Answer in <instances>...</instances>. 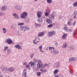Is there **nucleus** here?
<instances>
[{"mask_svg": "<svg viewBox=\"0 0 77 77\" xmlns=\"http://www.w3.org/2000/svg\"><path fill=\"white\" fill-rule=\"evenodd\" d=\"M35 2H37L38 0H34Z\"/></svg>", "mask_w": 77, "mask_h": 77, "instance_id": "e2e57ef3", "label": "nucleus"}, {"mask_svg": "<svg viewBox=\"0 0 77 77\" xmlns=\"http://www.w3.org/2000/svg\"><path fill=\"white\" fill-rule=\"evenodd\" d=\"M55 45L56 46H57L58 45V43H57V42L55 43Z\"/></svg>", "mask_w": 77, "mask_h": 77, "instance_id": "864d4df0", "label": "nucleus"}, {"mask_svg": "<svg viewBox=\"0 0 77 77\" xmlns=\"http://www.w3.org/2000/svg\"><path fill=\"white\" fill-rule=\"evenodd\" d=\"M40 71H41L42 72H44V70L42 69H40Z\"/></svg>", "mask_w": 77, "mask_h": 77, "instance_id": "a18cd8bd", "label": "nucleus"}, {"mask_svg": "<svg viewBox=\"0 0 77 77\" xmlns=\"http://www.w3.org/2000/svg\"><path fill=\"white\" fill-rule=\"evenodd\" d=\"M37 14L38 18L41 17V16H42V12L41 11L38 12L37 13Z\"/></svg>", "mask_w": 77, "mask_h": 77, "instance_id": "f3484780", "label": "nucleus"}, {"mask_svg": "<svg viewBox=\"0 0 77 77\" xmlns=\"http://www.w3.org/2000/svg\"><path fill=\"white\" fill-rule=\"evenodd\" d=\"M26 64H27V63H25L24 64H23V65H26Z\"/></svg>", "mask_w": 77, "mask_h": 77, "instance_id": "bf43d9fd", "label": "nucleus"}, {"mask_svg": "<svg viewBox=\"0 0 77 77\" xmlns=\"http://www.w3.org/2000/svg\"><path fill=\"white\" fill-rule=\"evenodd\" d=\"M14 8L15 9L20 11L22 10V9H23V7L22 6H21V5H17L15 6Z\"/></svg>", "mask_w": 77, "mask_h": 77, "instance_id": "39448f33", "label": "nucleus"}, {"mask_svg": "<svg viewBox=\"0 0 77 77\" xmlns=\"http://www.w3.org/2000/svg\"><path fill=\"white\" fill-rule=\"evenodd\" d=\"M39 49H42V46L41 45L39 46Z\"/></svg>", "mask_w": 77, "mask_h": 77, "instance_id": "49530a36", "label": "nucleus"}, {"mask_svg": "<svg viewBox=\"0 0 77 77\" xmlns=\"http://www.w3.org/2000/svg\"><path fill=\"white\" fill-rule=\"evenodd\" d=\"M69 72L70 73H71V74H72V72L71 71V70H70V71H69Z\"/></svg>", "mask_w": 77, "mask_h": 77, "instance_id": "052dcab7", "label": "nucleus"}, {"mask_svg": "<svg viewBox=\"0 0 77 77\" xmlns=\"http://www.w3.org/2000/svg\"><path fill=\"white\" fill-rule=\"evenodd\" d=\"M47 2L48 3L50 4L53 2V1L52 0H47Z\"/></svg>", "mask_w": 77, "mask_h": 77, "instance_id": "c756f323", "label": "nucleus"}, {"mask_svg": "<svg viewBox=\"0 0 77 77\" xmlns=\"http://www.w3.org/2000/svg\"><path fill=\"white\" fill-rule=\"evenodd\" d=\"M73 6H77V2H75L73 4Z\"/></svg>", "mask_w": 77, "mask_h": 77, "instance_id": "ea45409f", "label": "nucleus"}, {"mask_svg": "<svg viewBox=\"0 0 77 77\" xmlns=\"http://www.w3.org/2000/svg\"><path fill=\"white\" fill-rule=\"evenodd\" d=\"M2 29L3 30V33H6V32H7V30L5 28H2Z\"/></svg>", "mask_w": 77, "mask_h": 77, "instance_id": "7c9ffc66", "label": "nucleus"}, {"mask_svg": "<svg viewBox=\"0 0 77 77\" xmlns=\"http://www.w3.org/2000/svg\"><path fill=\"white\" fill-rule=\"evenodd\" d=\"M39 51L42 53H44V51H42V49H39Z\"/></svg>", "mask_w": 77, "mask_h": 77, "instance_id": "09e8293b", "label": "nucleus"}, {"mask_svg": "<svg viewBox=\"0 0 77 77\" xmlns=\"http://www.w3.org/2000/svg\"><path fill=\"white\" fill-rule=\"evenodd\" d=\"M49 50L51 51V54H58V53H59V51H56L55 50H54V48L53 47H49Z\"/></svg>", "mask_w": 77, "mask_h": 77, "instance_id": "f257e3e1", "label": "nucleus"}, {"mask_svg": "<svg viewBox=\"0 0 77 77\" xmlns=\"http://www.w3.org/2000/svg\"><path fill=\"white\" fill-rule=\"evenodd\" d=\"M66 47H67V44H66V43H64L63 45L62 48H66Z\"/></svg>", "mask_w": 77, "mask_h": 77, "instance_id": "a878e982", "label": "nucleus"}, {"mask_svg": "<svg viewBox=\"0 0 77 77\" xmlns=\"http://www.w3.org/2000/svg\"><path fill=\"white\" fill-rule=\"evenodd\" d=\"M46 21L48 23V24H51L52 23V21L49 19H47Z\"/></svg>", "mask_w": 77, "mask_h": 77, "instance_id": "393cba45", "label": "nucleus"}, {"mask_svg": "<svg viewBox=\"0 0 77 77\" xmlns=\"http://www.w3.org/2000/svg\"><path fill=\"white\" fill-rule=\"evenodd\" d=\"M20 32V31L19 30L17 31V33H19Z\"/></svg>", "mask_w": 77, "mask_h": 77, "instance_id": "13d9d810", "label": "nucleus"}, {"mask_svg": "<svg viewBox=\"0 0 77 77\" xmlns=\"http://www.w3.org/2000/svg\"><path fill=\"white\" fill-rule=\"evenodd\" d=\"M11 28L13 29H16L17 28V25L15 24H13L11 26Z\"/></svg>", "mask_w": 77, "mask_h": 77, "instance_id": "b1692460", "label": "nucleus"}, {"mask_svg": "<svg viewBox=\"0 0 77 77\" xmlns=\"http://www.w3.org/2000/svg\"><path fill=\"white\" fill-rule=\"evenodd\" d=\"M27 71L26 69H24V70L23 71V72L22 77H27Z\"/></svg>", "mask_w": 77, "mask_h": 77, "instance_id": "0eeeda50", "label": "nucleus"}, {"mask_svg": "<svg viewBox=\"0 0 77 77\" xmlns=\"http://www.w3.org/2000/svg\"><path fill=\"white\" fill-rule=\"evenodd\" d=\"M67 24H68L69 26H71L72 25V23L70 21H69L67 22Z\"/></svg>", "mask_w": 77, "mask_h": 77, "instance_id": "2f4dec72", "label": "nucleus"}, {"mask_svg": "<svg viewBox=\"0 0 77 77\" xmlns=\"http://www.w3.org/2000/svg\"><path fill=\"white\" fill-rule=\"evenodd\" d=\"M60 75L61 77H63V75H62V74H60Z\"/></svg>", "mask_w": 77, "mask_h": 77, "instance_id": "4d7b16f0", "label": "nucleus"}, {"mask_svg": "<svg viewBox=\"0 0 77 77\" xmlns=\"http://www.w3.org/2000/svg\"><path fill=\"white\" fill-rule=\"evenodd\" d=\"M34 25L35 27H41V24H38L36 23H35L34 24Z\"/></svg>", "mask_w": 77, "mask_h": 77, "instance_id": "cd10ccee", "label": "nucleus"}, {"mask_svg": "<svg viewBox=\"0 0 77 77\" xmlns=\"http://www.w3.org/2000/svg\"><path fill=\"white\" fill-rule=\"evenodd\" d=\"M40 39L38 38H35V39L33 41V42L35 45L38 43L39 42Z\"/></svg>", "mask_w": 77, "mask_h": 77, "instance_id": "1a4fd4ad", "label": "nucleus"}, {"mask_svg": "<svg viewBox=\"0 0 77 77\" xmlns=\"http://www.w3.org/2000/svg\"><path fill=\"white\" fill-rule=\"evenodd\" d=\"M56 34V32L54 31L52 32H48V36H52Z\"/></svg>", "mask_w": 77, "mask_h": 77, "instance_id": "6e6552de", "label": "nucleus"}, {"mask_svg": "<svg viewBox=\"0 0 77 77\" xmlns=\"http://www.w3.org/2000/svg\"><path fill=\"white\" fill-rule=\"evenodd\" d=\"M59 71V70L58 69H56L53 72L54 74V76L55 77H59V75H57V72Z\"/></svg>", "mask_w": 77, "mask_h": 77, "instance_id": "423d86ee", "label": "nucleus"}, {"mask_svg": "<svg viewBox=\"0 0 77 77\" xmlns=\"http://www.w3.org/2000/svg\"><path fill=\"white\" fill-rule=\"evenodd\" d=\"M45 16L47 17V16H48V15H49V14L48 13H46L45 14Z\"/></svg>", "mask_w": 77, "mask_h": 77, "instance_id": "79ce46f5", "label": "nucleus"}, {"mask_svg": "<svg viewBox=\"0 0 77 77\" xmlns=\"http://www.w3.org/2000/svg\"><path fill=\"white\" fill-rule=\"evenodd\" d=\"M44 35V32H39L38 35V36H42Z\"/></svg>", "mask_w": 77, "mask_h": 77, "instance_id": "5701e85b", "label": "nucleus"}, {"mask_svg": "<svg viewBox=\"0 0 77 77\" xmlns=\"http://www.w3.org/2000/svg\"><path fill=\"white\" fill-rule=\"evenodd\" d=\"M2 70L4 72H8V70H7V68H3Z\"/></svg>", "mask_w": 77, "mask_h": 77, "instance_id": "412c9836", "label": "nucleus"}, {"mask_svg": "<svg viewBox=\"0 0 77 77\" xmlns=\"http://www.w3.org/2000/svg\"><path fill=\"white\" fill-rule=\"evenodd\" d=\"M42 61L40 60H38V63L37 64V68L36 69L38 70V69H40L42 66Z\"/></svg>", "mask_w": 77, "mask_h": 77, "instance_id": "20e7f679", "label": "nucleus"}, {"mask_svg": "<svg viewBox=\"0 0 77 77\" xmlns=\"http://www.w3.org/2000/svg\"><path fill=\"white\" fill-rule=\"evenodd\" d=\"M47 70L46 69L44 70V72H47Z\"/></svg>", "mask_w": 77, "mask_h": 77, "instance_id": "5fc2aeb1", "label": "nucleus"}, {"mask_svg": "<svg viewBox=\"0 0 77 77\" xmlns=\"http://www.w3.org/2000/svg\"><path fill=\"white\" fill-rule=\"evenodd\" d=\"M6 54L7 55H9L11 53V49H7L6 51Z\"/></svg>", "mask_w": 77, "mask_h": 77, "instance_id": "4be33fe9", "label": "nucleus"}, {"mask_svg": "<svg viewBox=\"0 0 77 77\" xmlns=\"http://www.w3.org/2000/svg\"><path fill=\"white\" fill-rule=\"evenodd\" d=\"M38 22H42L41 24H42V19H38Z\"/></svg>", "mask_w": 77, "mask_h": 77, "instance_id": "e433bc0d", "label": "nucleus"}, {"mask_svg": "<svg viewBox=\"0 0 77 77\" xmlns=\"http://www.w3.org/2000/svg\"><path fill=\"white\" fill-rule=\"evenodd\" d=\"M53 27V25L52 24H51L48 26V27Z\"/></svg>", "mask_w": 77, "mask_h": 77, "instance_id": "a19ab883", "label": "nucleus"}, {"mask_svg": "<svg viewBox=\"0 0 77 77\" xmlns=\"http://www.w3.org/2000/svg\"><path fill=\"white\" fill-rule=\"evenodd\" d=\"M63 29L65 31H66V32H68V28H67V26H66V25H65Z\"/></svg>", "mask_w": 77, "mask_h": 77, "instance_id": "bb28decb", "label": "nucleus"}, {"mask_svg": "<svg viewBox=\"0 0 77 77\" xmlns=\"http://www.w3.org/2000/svg\"><path fill=\"white\" fill-rule=\"evenodd\" d=\"M20 29L21 30H22L23 32H26L29 29V27L27 26H20Z\"/></svg>", "mask_w": 77, "mask_h": 77, "instance_id": "f03ea898", "label": "nucleus"}, {"mask_svg": "<svg viewBox=\"0 0 77 77\" xmlns=\"http://www.w3.org/2000/svg\"><path fill=\"white\" fill-rule=\"evenodd\" d=\"M49 17L50 20H54L55 16L53 14H51L49 15Z\"/></svg>", "mask_w": 77, "mask_h": 77, "instance_id": "dca6fc26", "label": "nucleus"}, {"mask_svg": "<svg viewBox=\"0 0 77 77\" xmlns=\"http://www.w3.org/2000/svg\"><path fill=\"white\" fill-rule=\"evenodd\" d=\"M29 66H31V67H34V66L36 65V64L34 62H30L29 63Z\"/></svg>", "mask_w": 77, "mask_h": 77, "instance_id": "ddd939ff", "label": "nucleus"}, {"mask_svg": "<svg viewBox=\"0 0 77 77\" xmlns=\"http://www.w3.org/2000/svg\"><path fill=\"white\" fill-rule=\"evenodd\" d=\"M29 69V70H30V69Z\"/></svg>", "mask_w": 77, "mask_h": 77, "instance_id": "338daca9", "label": "nucleus"}, {"mask_svg": "<svg viewBox=\"0 0 77 77\" xmlns=\"http://www.w3.org/2000/svg\"><path fill=\"white\" fill-rule=\"evenodd\" d=\"M49 64H50V63H49Z\"/></svg>", "mask_w": 77, "mask_h": 77, "instance_id": "774afa93", "label": "nucleus"}, {"mask_svg": "<svg viewBox=\"0 0 77 77\" xmlns=\"http://www.w3.org/2000/svg\"><path fill=\"white\" fill-rule=\"evenodd\" d=\"M45 65H43V64H42V66L41 67V68H45Z\"/></svg>", "mask_w": 77, "mask_h": 77, "instance_id": "c03bdc74", "label": "nucleus"}, {"mask_svg": "<svg viewBox=\"0 0 77 77\" xmlns=\"http://www.w3.org/2000/svg\"><path fill=\"white\" fill-rule=\"evenodd\" d=\"M45 66H49V65H48V64H45Z\"/></svg>", "mask_w": 77, "mask_h": 77, "instance_id": "603ef678", "label": "nucleus"}, {"mask_svg": "<svg viewBox=\"0 0 77 77\" xmlns=\"http://www.w3.org/2000/svg\"><path fill=\"white\" fill-rule=\"evenodd\" d=\"M48 47H47V49H46V50H48Z\"/></svg>", "mask_w": 77, "mask_h": 77, "instance_id": "680f3d73", "label": "nucleus"}, {"mask_svg": "<svg viewBox=\"0 0 77 77\" xmlns=\"http://www.w3.org/2000/svg\"><path fill=\"white\" fill-rule=\"evenodd\" d=\"M28 15V14H27V13L26 12H24L21 14L20 17L21 18H23V19H26L27 18Z\"/></svg>", "mask_w": 77, "mask_h": 77, "instance_id": "7ed1b4c3", "label": "nucleus"}, {"mask_svg": "<svg viewBox=\"0 0 77 77\" xmlns=\"http://www.w3.org/2000/svg\"><path fill=\"white\" fill-rule=\"evenodd\" d=\"M77 11H74L73 14L72 15V17L73 18H77Z\"/></svg>", "mask_w": 77, "mask_h": 77, "instance_id": "4468645a", "label": "nucleus"}, {"mask_svg": "<svg viewBox=\"0 0 77 77\" xmlns=\"http://www.w3.org/2000/svg\"><path fill=\"white\" fill-rule=\"evenodd\" d=\"M29 66H29V65H26V68H29Z\"/></svg>", "mask_w": 77, "mask_h": 77, "instance_id": "8fccbe9b", "label": "nucleus"}, {"mask_svg": "<svg viewBox=\"0 0 77 77\" xmlns=\"http://www.w3.org/2000/svg\"><path fill=\"white\" fill-rule=\"evenodd\" d=\"M36 74L37 75H38V77H39L41 75V72H37L36 73Z\"/></svg>", "mask_w": 77, "mask_h": 77, "instance_id": "473e14b6", "label": "nucleus"}, {"mask_svg": "<svg viewBox=\"0 0 77 77\" xmlns=\"http://www.w3.org/2000/svg\"><path fill=\"white\" fill-rule=\"evenodd\" d=\"M13 16H14L15 18H17V19L19 18V16L18 15H17L16 13H14L13 14Z\"/></svg>", "mask_w": 77, "mask_h": 77, "instance_id": "aec40b11", "label": "nucleus"}, {"mask_svg": "<svg viewBox=\"0 0 77 77\" xmlns=\"http://www.w3.org/2000/svg\"><path fill=\"white\" fill-rule=\"evenodd\" d=\"M75 24H76V21H74V22H73V26H75Z\"/></svg>", "mask_w": 77, "mask_h": 77, "instance_id": "de8ad7c7", "label": "nucleus"}, {"mask_svg": "<svg viewBox=\"0 0 77 77\" xmlns=\"http://www.w3.org/2000/svg\"><path fill=\"white\" fill-rule=\"evenodd\" d=\"M76 32V30H75V31H74V33H73V35L74 36L75 34V32Z\"/></svg>", "mask_w": 77, "mask_h": 77, "instance_id": "3c124183", "label": "nucleus"}, {"mask_svg": "<svg viewBox=\"0 0 77 77\" xmlns=\"http://www.w3.org/2000/svg\"><path fill=\"white\" fill-rule=\"evenodd\" d=\"M59 63L57 62L54 64V67L56 68H57L59 67Z\"/></svg>", "mask_w": 77, "mask_h": 77, "instance_id": "9b49d317", "label": "nucleus"}, {"mask_svg": "<svg viewBox=\"0 0 77 77\" xmlns=\"http://www.w3.org/2000/svg\"><path fill=\"white\" fill-rule=\"evenodd\" d=\"M50 12H51L50 11H49L48 12V13H50Z\"/></svg>", "mask_w": 77, "mask_h": 77, "instance_id": "69168bd1", "label": "nucleus"}, {"mask_svg": "<svg viewBox=\"0 0 77 77\" xmlns=\"http://www.w3.org/2000/svg\"><path fill=\"white\" fill-rule=\"evenodd\" d=\"M15 48H18V49H21V46H20V45H17L15 46Z\"/></svg>", "mask_w": 77, "mask_h": 77, "instance_id": "c85d7f7f", "label": "nucleus"}, {"mask_svg": "<svg viewBox=\"0 0 77 77\" xmlns=\"http://www.w3.org/2000/svg\"><path fill=\"white\" fill-rule=\"evenodd\" d=\"M67 37V34L66 33H64L63 35L62 36V39H65Z\"/></svg>", "mask_w": 77, "mask_h": 77, "instance_id": "6ab92c4d", "label": "nucleus"}, {"mask_svg": "<svg viewBox=\"0 0 77 77\" xmlns=\"http://www.w3.org/2000/svg\"><path fill=\"white\" fill-rule=\"evenodd\" d=\"M0 77H3V75H1L0 76Z\"/></svg>", "mask_w": 77, "mask_h": 77, "instance_id": "0e129e2a", "label": "nucleus"}, {"mask_svg": "<svg viewBox=\"0 0 77 77\" xmlns=\"http://www.w3.org/2000/svg\"><path fill=\"white\" fill-rule=\"evenodd\" d=\"M8 48V46H6L5 47V48H4V51H5L6 50H7Z\"/></svg>", "mask_w": 77, "mask_h": 77, "instance_id": "58836bf2", "label": "nucleus"}, {"mask_svg": "<svg viewBox=\"0 0 77 77\" xmlns=\"http://www.w3.org/2000/svg\"><path fill=\"white\" fill-rule=\"evenodd\" d=\"M8 44H11L12 43V41L11 39L8 38L5 41Z\"/></svg>", "mask_w": 77, "mask_h": 77, "instance_id": "9d476101", "label": "nucleus"}, {"mask_svg": "<svg viewBox=\"0 0 77 77\" xmlns=\"http://www.w3.org/2000/svg\"><path fill=\"white\" fill-rule=\"evenodd\" d=\"M69 48H70V50H73V49L74 48V46L72 45L69 47Z\"/></svg>", "mask_w": 77, "mask_h": 77, "instance_id": "72a5a7b5", "label": "nucleus"}, {"mask_svg": "<svg viewBox=\"0 0 77 77\" xmlns=\"http://www.w3.org/2000/svg\"><path fill=\"white\" fill-rule=\"evenodd\" d=\"M1 11H6L7 10V7L6 5H4L1 8Z\"/></svg>", "mask_w": 77, "mask_h": 77, "instance_id": "2eb2a0df", "label": "nucleus"}, {"mask_svg": "<svg viewBox=\"0 0 77 77\" xmlns=\"http://www.w3.org/2000/svg\"><path fill=\"white\" fill-rule=\"evenodd\" d=\"M33 56H34V54H30V57L31 58H33Z\"/></svg>", "mask_w": 77, "mask_h": 77, "instance_id": "4c0bfd02", "label": "nucleus"}, {"mask_svg": "<svg viewBox=\"0 0 77 77\" xmlns=\"http://www.w3.org/2000/svg\"><path fill=\"white\" fill-rule=\"evenodd\" d=\"M14 71V68L13 67H11L8 69V71L10 72H13Z\"/></svg>", "mask_w": 77, "mask_h": 77, "instance_id": "a211bd4d", "label": "nucleus"}, {"mask_svg": "<svg viewBox=\"0 0 77 77\" xmlns=\"http://www.w3.org/2000/svg\"><path fill=\"white\" fill-rule=\"evenodd\" d=\"M18 26H22L23 25H24L23 23H18Z\"/></svg>", "mask_w": 77, "mask_h": 77, "instance_id": "c9c22d12", "label": "nucleus"}, {"mask_svg": "<svg viewBox=\"0 0 77 77\" xmlns=\"http://www.w3.org/2000/svg\"><path fill=\"white\" fill-rule=\"evenodd\" d=\"M69 32H72V30L71 29H69V30H68Z\"/></svg>", "mask_w": 77, "mask_h": 77, "instance_id": "6e6d98bb", "label": "nucleus"}, {"mask_svg": "<svg viewBox=\"0 0 77 77\" xmlns=\"http://www.w3.org/2000/svg\"><path fill=\"white\" fill-rule=\"evenodd\" d=\"M58 24V23H57L56 22V23H54L53 24V25H54V26H57Z\"/></svg>", "mask_w": 77, "mask_h": 77, "instance_id": "37998d69", "label": "nucleus"}, {"mask_svg": "<svg viewBox=\"0 0 77 77\" xmlns=\"http://www.w3.org/2000/svg\"><path fill=\"white\" fill-rule=\"evenodd\" d=\"M77 60V58L75 57H72L69 59V61L70 62H75Z\"/></svg>", "mask_w": 77, "mask_h": 77, "instance_id": "f8f14e48", "label": "nucleus"}, {"mask_svg": "<svg viewBox=\"0 0 77 77\" xmlns=\"http://www.w3.org/2000/svg\"><path fill=\"white\" fill-rule=\"evenodd\" d=\"M4 15V13L2 12H0V16H1V17H2V16H3V15Z\"/></svg>", "mask_w": 77, "mask_h": 77, "instance_id": "f704fd0d", "label": "nucleus"}]
</instances>
